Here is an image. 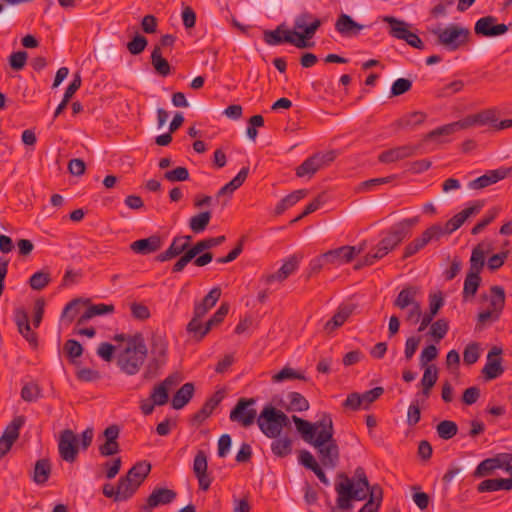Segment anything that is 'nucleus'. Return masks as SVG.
Returning <instances> with one entry per match:
<instances>
[{
	"instance_id": "f257e3e1",
	"label": "nucleus",
	"mask_w": 512,
	"mask_h": 512,
	"mask_svg": "<svg viewBox=\"0 0 512 512\" xmlns=\"http://www.w3.org/2000/svg\"><path fill=\"white\" fill-rule=\"evenodd\" d=\"M340 480L335 484L337 493V507L341 510L352 509V500L363 501L367 498V492L371 491V487L363 467H357L353 478L348 477L345 473H339Z\"/></svg>"
},
{
	"instance_id": "f03ea898",
	"label": "nucleus",
	"mask_w": 512,
	"mask_h": 512,
	"mask_svg": "<svg viewBox=\"0 0 512 512\" xmlns=\"http://www.w3.org/2000/svg\"><path fill=\"white\" fill-rule=\"evenodd\" d=\"M318 431L312 445L317 449L318 457L322 465L329 469H334L339 463V447L336 440L333 438L334 428L331 415L323 413L318 420Z\"/></svg>"
},
{
	"instance_id": "7ed1b4c3",
	"label": "nucleus",
	"mask_w": 512,
	"mask_h": 512,
	"mask_svg": "<svg viewBox=\"0 0 512 512\" xmlns=\"http://www.w3.org/2000/svg\"><path fill=\"white\" fill-rule=\"evenodd\" d=\"M149 344L150 356L143 373V378L146 380L155 378L168 358V341L164 333L160 331L153 332Z\"/></svg>"
},
{
	"instance_id": "20e7f679",
	"label": "nucleus",
	"mask_w": 512,
	"mask_h": 512,
	"mask_svg": "<svg viewBox=\"0 0 512 512\" xmlns=\"http://www.w3.org/2000/svg\"><path fill=\"white\" fill-rule=\"evenodd\" d=\"M419 220V216H414L395 223L377 244V252L373 256H378V253L385 256L393 252L406 237L411 235L413 227L419 223Z\"/></svg>"
},
{
	"instance_id": "39448f33",
	"label": "nucleus",
	"mask_w": 512,
	"mask_h": 512,
	"mask_svg": "<svg viewBox=\"0 0 512 512\" xmlns=\"http://www.w3.org/2000/svg\"><path fill=\"white\" fill-rule=\"evenodd\" d=\"M257 424L261 432L268 438H277L283 428L290 425L289 417L272 405H266L257 417Z\"/></svg>"
},
{
	"instance_id": "423d86ee",
	"label": "nucleus",
	"mask_w": 512,
	"mask_h": 512,
	"mask_svg": "<svg viewBox=\"0 0 512 512\" xmlns=\"http://www.w3.org/2000/svg\"><path fill=\"white\" fill-rule=\"evenodd\" d=\"M437 37L436 43L448 51H456L469 42L470 31L468 28L450 24L445 28H433L430 30Z\"/></svg>"
},
{
	"instance_id": "0eeeda50",
	"label": "nucleus",
	"mask_w": 512,
	"mask_h": 512,
	"mask_svg": "<svg viewBox=\"0 0 512 512\" xmlns=\"http://www.w3.org/2000/svg\"><path fill=\"white\" fill-rule=\"evenodd\" d=\"M321 26V20L314 18L309 12H303L295 18L293 37L296 41V47L299 49L311 48L314 42H308Z\"/></svg>"
},
{
	"instance_id": "6e6552de",
	"label": "nucleus",
	"mask_w": 512,
	"mask_h": 512,
	"mask_svg": "<svg viewBox=\"0 0 512 512\" xmlns=\"http://www.w3.org/2000/svg\"><path fill=\"white\" fill-rule=\"evenodd\" d=\"M383 21L389 24V34L399 40L405 41L411 47L423 50L425 45L421 38L409 30V24L393 16H385Z\"/></svg>"
},
{
	"instance_id": "1a4fd4ad",
	"label": "nucleus",
	"mask_w": 512,
	"mask_h": 512,
	"mask_svg": "<svg viewBox=\"0 0 512 512\" xmlns=\"http://www.w3.org/2000/svg\"><path fill=\"white\" fill-rule=\"evenodd\" d=\"M440 231L439 224H433L425 229L405 246L403 256H413L422 252L427 245L438 242L442 238Z\"/></svg>"
},
{
	"instance_id": "9d476101",
	"label": "nucleus",
	"mask_w": 512,
	"mask_h": 512,
	"mask_svg": "<svg viewBox=\"0 0 512 512\" xmlns=\"http://www.w3.org/2000/svg\"><path fill=\"white\" fill-rule=\"evenodd\" d=\"M148 353L125 348L118 356L117 364L122 372L135 375L142 368Z\"/></svg>"
},
{
	"instance_id": "9b49d317",
	"label": "nucleus",
	"mask_w": 512,
	"mask_h": 512,
	"mask_svg": "<svg viewBox=\"0 0 512 512\" xmlns=\"http://www.w3.org/2000/svg\"><path fill=\"white\" fill-rule=\"evenodd\" d=\"M255 403L254 398H240L230 412V420L239 423L243 427L252 425L257 416L256 410L253 408Z\"/></svg>"
},
{
	"instance_id": "f8f14e48",
	"label": "nucleus",
	"mask_w": 512,
	"mask_h": 512,
	"mask_svg": "<svg viewBox=\"0 0 512 512\" xmlns=\"http://www.w3.org/2000/svg\"><path fill=\"white\" fill-rule=\"evenodd\" d=\"M483 207V202L477 201L474 205L463 209L461 212L454 215L445 224H439L440 234L442 237L448 236L458 228L471 216L477 215Z\"/></svg>"
},
{
	"instance_id": "ddd939ff",
	"label": "nucleus",
	"mask_w": 512,
	"mask_h": 512,
	"mask_svg": "<svg viewBox=\"0 0 512 512\" xmlns=\"http://www.w3.org/2000/svg\"><path fill=\"white\" fill-rule=\"evenodd\" d=\"M25 423L23 416H17L6 426L0 437V460L11 450L14 442L19 438L20 429Z\"/></svg>"
},
{
	"instance_id": "4468645a",
	"label": "nucleus",
	"mask_w": 512,
	"mask_h": 512,
	"mask_svg": "<svg viewBox=\"0 0 512 512\" xmlns=\"http://www.w3.org/2000/svg\"><path fill=\"white\" fill-rule=\"evenodd\" d=\"M426 141L424 139L417 145H403L383 151L379 154L378 160L381 163L389 164L417 155L420 148Z\"/></svg>"
},
{
	"instance_id": "2eb2a0df",
	"label": "nucleus",
	"mask_w": 512,
	"mask_h": 512,
	"mask_svg": "<svg viewBox=\"0 0 512 512\" xmlns=\"http://www.w3.org/2000/svg\"><path fill=\"white\" fill-rule=\"evenodd\" d=\"M78 440L75 433L70 429H65L60 433L58 442V451L60 457L69 463H73L78 455Z\"/></svg>"
},
{
	"instance_id": "dca6fc26",
	"label": "nucleus",
	"mask_w": 512,
	"mask_h": 512,
	"mask_svg": "<svg viewBox=\"0 0 512 512\" xmlns=\"http://www.w3.org/2000/svg\"><path fill=\"white\" fill-rule=\"evenodd\" d=\"M182 381L180 373L168 375L161 383L155 385L151 391L150 398L157 406L165 405L169 400V391Z\"/></svg>"
},
{
	"instance_id": "f3484780",
	"label": "nucleus",
	"mask_w": 512,
	"mask_h": 512,
	"mask_svg": "<svg viewBox=\"0 0 512 512\" xmlns=\"http://www.w3.org/2000/svg\"><path fill=\"white\" fill-rule=\"evenodd\" d=\"M502 352V348L498 346L492 347L488 352L487 362L482 369V374L486 381L494 380L504 373L501 358Z\"/></svg>"
},
{
	"instance_id": "a211bd4d",
	"label": "nucleus",
	"mask_w": 512,
	"mask_h": 512,
	"mask_svg": "<svg viewBox=\"0 0 512 512\" xmlns=\"http://www.w3.org/2000/svg\"><path fill=\"white\" fill-rule=\"evenodd\" d=\"M177 497V493L169 488L156 487L146 499V503L141 506L142 512H152V510L160 505L172 503Z\"/></svg>"
},
{
	"instance_id": "6ab92c4d",
	"label": "nucleus",
	"mask_w": 512,
	"mask_h": 512,
	"mask_svg": "<svg viewBox=\"0 0 512 512\" xmlns=\"http://www.w3.org/2000/svg\"><path fill=\"white\" fill-rule=\"evenodd\" d=\"M494 16H485L477 20L474 26V32L482 37H495L503 35L508 31L506 24H497Z\"/></svg>"
},
{
	"instance_id": "aec40b11",
	"label": "nucleus",
	"mask_w": 512,
	"mask_h": 512,
	"mask_svg": "<svg viewBox=\"0 0 512 512\" xmlns=\"http://www.w3.org/2000/svg\"><path fill=\"white\" fill-rule=\"evenodd\" d=\"M475 120H476L475 114H473V115H468L467 117H465L462 120L452 122V123L443 125L441 127H438L436 129L432 130L431 132L427 133L424 136V141L436 139L437 137H440V136L451 135L458 130L467 129L471 126L477 125V122Z\"/></svg>"
},
{
	"instance_id": "412c9836",
	"label": "nucleus",
	"mask_w": 512,
	"mask_h": 512,
	"mask_svg": "<svg viewBox=\"0 0 512 512\" xmlns=\"http://www.w3.org/2000/svg\"><path fill=\"white\" fill-rule=\"evenodd\" d=\"M207 456L204 451L199 450L195 455L193 462V472L198 479L199 488L207 491L212 483V477L207 472Z\"/></svg>"
},
{
	"instance_id": "4be33fe9",
	"label": "nucleus",
	"mask_w": 512,
	"mask_h": 512,
	"mask_svg": "<svg viewBox=\"0 0 512 512\" xmlns=\"http://www.w3.org/2000/svg\"><path fill=\"white\" fill-rule=\"evenodd\" d=\"M510 171L511 168H499L496 170H490L486 174L470 181L468 187L473 190L486 188L506 178Z\"/></svg>"
},
{
	"instance_id": "5701e85b",
	"label": "nucleus",
	"mask_w": 512,
	"mask_h": 512,
	"mask_svg": "<svg viewBox=\"0 0 512 512\" xmlns=\"http://www.w3.org/2000/svg\"><path fill=\"white\" fill-rule=\"evenodd\" d=\"M299 267L298 258H290L285 261L283 265L274 273L265 274L262 276V280L266 284H272L274 282L282 283L290 275H292Z\"/></svg>"
},
{
	"instance_id": "b1692460",
	"label": "nucleus",
	"mask_w": 512,
	"mask_h": 512,
	"mask_svg": "<svg viewBox=\"0 0 512 512\" xmlns=\"http://www.w3.org/2000/svg\"><path fill=\"white\" fill-rule=\"evenodd\" d=\"M263 39L265 43L270 46L280 45L284 42L296 46L295 37H293L292 31L284 29V24L277 26L275 30H265L263 33Z\"/></svg>"
},
{
	"instance_id": "393cba45",
	"label": "nucleus",
	"mask_w": 512,
	"mask_h": 512,
	"mask_svg": "<svg viewBox=\"0 0 512 512\" xmlns=\"http://www.w3.org/2000/svg\"><path fill=\"white\" fill-rule=\"evenodd\" d=\"M163 245L161 236L155 234L148 238L134 241L130 244V249L136 254L147 255L157 252Z\"/></svg>"
},
{
	"instance_id": "a878e982",
	"label": "nucleus",
	"mask_w": 512,
	"mask_h": 512,
	"mask_svg": "<svg viewBox=\"0 0 512 512\" xmlns=\"http://www.w3.org/2000/svg\"><path fill=\"white\" fill-rule=\"evenodd\" d=\"M15 322L19 333L36 348L38 345L37 335L31 330L27 313L23 309H18L15 313Z\"/></svg>"
},
{
	"instance_id": "bb28decb",
	"label": "nucleus",
	"mask_w": 512,
	"mask_h": 512,
	"mask_svg": "<svg viewBox=\"0 0 512 512\" xmlns=\"http://www.w3.org/2000/svg\"><path fill=\"white\" fill-rule=\"evenodd\" d=\"M224 397L225 392L223 390L216 391L205 401L201 409L193 415L192 420L197 423H202L212 414L213 410L220 404Z\"/></svg>"
},
{
	"instance_id": "cd10ccee",
	"label": "nucleus",
	"mask_w": 512,
	"mask_h": 512,
	"mask_svg": "<svg viewBox=\"0 0 512 512\" xmlns=\"http://www.w3.org/2000/svg\"><path fill=\"white\" fill-rule=\"evenodd\" d=\"M226 240L224 235L203 239L193 245L183 256H212L209 249L221 245Z\"/></svg>"
},
{
	"instance_id": "c85d7f7f",
	"label": "nucleus",
	"mask_w": 512,
	"mask_h": 512,
	"mask_svg": "<svg viewBox=\"0 0 512 512\" xmlns=\"http://www.w3.org/2000/svg\"><path fill=\"white\" fill-rule=\"evenodd\" d=\"M365 26L353 20L350 15L340 14L335 23V29L343 36H356Z\"/></svg>"
},
{
	"instance_id": "c756f323",
	"label": "nucleus",
	"mask_w": 512,
	"mask_h": 512,
	"mask_svg": "<svg viewBox=\"0 0 512 512\" xmlns=\"http://www.w3.org/2000/svg\"><path fill=\"white\" fill-rule=\"evenodd\" d=\"M355 306L353 304L340 305L337 312L333 317L325 324L324 330L327 333H331L337 328L341 327L346 320L352 315Z\"/></svg>"
},
{
	"instance_id": "7c9ffc66",
	"label": "nucleus",
	"mask_w": 512,
	"mask_h": 512,
	"mask_svg": "<svg viewBox=\"0 0 512 512\" xmlns=\"http://www.w3.org/2000/svg\"><path fill=\"white\" fill-rule=\"evenodd\" d=\"M292 421L294 422L297 431L301 434L304 441L310 443L312 445V441L315 440V437L321 427H318V420L312 424L307 420H304L296 415L292 416Z\"/></svg>"
},
{
	"instance_id": "2f4dec72",
	"label": "nucleus",
	"mask_w": 512,
	"mask_h": 512,
	"mask_svg": "<svg viewBox=\"0 0 512 512\" xmlns=\"http://www.w3.org/2000/svg\"><path fill=\"white\" fill-rule=\"evenodd\" d=\"M418 292L419 289L416 286H407L403 288L396 297L393 303L394 306L401 310L413 307L419 303L416 299Z\"/></svg>"
},
{
	"instance_id": "473e14b6",
	"label": "nucleus",
	"mask_w": 512,
	"mask_h": 512,
	"mask_svg": "<svg viewBox=\"0 0 512 512\" xmlns=\"http://www.w3.org/2000/svg\"><path fill=\"white\" fill-rule=\"evenodd\" d=\"M221 296V289L215 287L203 298V300L194 307V314L197 317H204L207 312L215 306Z\"/></svg>"
},
{
	"instance_id": "72a5a7b5",
	"label": "nucleus",
	"mask_w": 512,
	"mask_h": 512,
	"mask_svg": "<svg viewBox=\"0 0 512 512\" xmlns=\"http://www.w3.org/2000/svg\"><path fill=\"white\" fill-rule=\"evenodd\" d=\"M498 490H512V478L486 479L477 486V491L480 493Z\"/></svg>"
},
{
	"instance_id": "f704fd0d",
	"label": "nucleus",
	"mask_w": 512,
	"mask_h": 512,
	"mask_svg": "<svg viewBox=\"0 0 512 512\" xmlns=\"http://www.w3.org/2000/svg\"><path fill=\"white\" fill-rule=\"evenodd\" d=\"M52 471L51 462L49 459L43 458L36 461L32 472V480L37 485L45 484Z\"/></svg>"
},
{
	"instance_id": "c9c22d12",
	"label": "nucleus",
	"mask_w": 512,
	"mask_h": 512,
	"mask_svg": "<svg viewBox=\"0 0 512 512\" xmlns=\"http://www.w3.org/2000/svg\"><path fill=\"white\" fill-rule=\"evenodd\" d=\"M192 236H177L173 239L169 248L160 256H183L192 247Z\"/></svg>"
},
{
	"instance_id": "e433bc0d",
	"label": "nucleus",
	"mask_w": 512,
	"mask_h": 512,
	"mask_svg": "<svg viewBox=\"0 0 512 512\" xmlns=\"http://www.w3.org/2000/svg\"><path fill=\"white\" fill-rule=\"evenodd\" d=\"M194 391L195 388L193 383L188 382L182 385L172 398V407L176 410L182 409L192 399Z\"/></svg>"
},
{
	"instance_id": "4c0bfd02",
	"label": "nucleus",
	"mask_w": 512,
	"mask_h": 512,
	"mask_svg": "<svg viewBox=\"0 0 512 512\" xmlns=\"http://www.w3.org/2000/svg\"><path fill=\"white\" fill-rule=\"evenodd\" d=\"M427 114L422 111H415L403 115L395 122V126L399 129H413L425 122Z\"/></svg>"
},
{
	"instance_id": "58836bf2",
	"label": "nucleus",
	"mask_w": 512,
	"mask_h": 512,
	"mask_svg": "<svg viewBox=\"0 0 512 512\" xmlns=\"http://www.w3.org/2000/svg\"><path fill=\"white\" fill-rule=\"evenodd\" d=\"M151 64L158 75L162 77H167L171 74V65L162 56L160 46H154L151 53Z\"/></svg>"
},
{
	"instance_id": "ea45409f",
	"label": "nucleus",
	"mask_w": 512,
	"mask_h": 512,
	"mask_svg": "<svg viewBox=\"0 0 512 512\" xmlns=\"http://www.w3.org/2000/svg\"><path fill=\"white\" fill-rule=\"evenodd\" d=\"M150 471L151 464L148 461L144 460L139 461L135 465H133L125 476L133 480L138 486H141V484L149 475Z\"/></svg>"
},
{
	"instance_id": "a19ab883",
	"label": "nucleus",
	"mask_w": 512,
	"mask_h": 512,
	"mask_svg": "<svg viewBox=\"0 0 512 512\" xmlns=\"http://www.w3.org/2000/svg\"><path fill=\"white\" fill-rule=\"evenodd\" d=\"M369 496V500L358 512H378L383 500V489L378 484H375L371 487Z\"/></svg>"
},
{
	"instance_id": "79ce46f5",
	"label": "nucleus",
	"mask_w": 512,
	"mask_h": 512,
	"mask_svg": "<svg viewBox=\"0 0 512 512\" xmlns=\"http://www.w3.org/2000/svg\"><path fill=\"white\" fill-rule=\"evenodd\" d=\"M287 399L288 403L282 407L288 412H303L309 409L308 400L298 392H289Z\"/></svg>"
},
{
	"instance_id": "37998d69",
	"label": "nucleus",
	"mask_w": 512,
	"mask_h": 512,
	"mask_svg": "<svg viewBox=\"0 0 512 512\" xmlns=\"http://www.w3.org/2000/svg\"><path fill=\"white\" fill-rule=\"evenodd\" d=\"M113 312H114V305H112V304H109V305L104 304V303L94 304V305L89 306L86 309L84 314L78 319L77 324L81 325V324H84L87 320H89L95 316L110 314Z\"/></svg>"
},
{
	"instance_id": "c03bdc74",
	"label": "nucleus",
	"mask_w": 512,
	"mask_h": 512,
	"mask_svg": "<svg viewBox=\"0 0 512 512\" xmlns=\"http://www.w3.org/2000/svg\"><path fill=\"white\" fill-rule=\"evenodd\" d=\"M308 194L305 189L295 190L289 195L285 196L275 207V214L281 215L289 207L295 205L298 201L304 198Z\"/></svg>"
},
{
	"instance_id": "a18cd8bd",
	"label": "nucleus",
	"mask_w": 512,
	"mask_h": 512,
	"mask_svg": "<svg viewBox=\"0 0 512 512\" xmlns=\"http://www.w3.org/2000/svg\"><path fill=\"white\" fill-rule=\"evenodd\" d=\"M118 495L121 501H127L130 499L139 489L138 486L133 480L126 476H122L119 478L118 483Z\"/></svg>"
},
{
	"instance_id": "49530a36",
	"label": "nucleus",
	"mask_w": 512,
	"mask_h": 512,
	"mask_svg": "<svg viewBox=\"0 0 512 512\" xmlns=\"http://www.w3.org/2000/svg\"><path fill=\"white\" fill-rule=\"evenodd\" d=\"M490 292V309L495 312V318L498 319L505 305V291L501 286H492Z\"/></svg>"
},
{
	"instance_id": "de8ad7c7",
	"label": "nucleus",
	"mask_w": 512,
	"mask_h": 512,
	"mask_svg": "<svg viewBox=\"0 0 512 512\" xmlns=\"http://www.w3.org/2000/svg\"><path fill=\"white\" fill-rule=\"evenodd\" d=\"M366 247V241H363L358 246L344 245L338 248L330 249L324 252L322 256H354L363 253Z\"/></svg>"
},
{
	"instance_id": "09e8293b",
	"label": "nucleus",
	"mask_w": 512,
	"mask_h": 512,
	"mask_svg": "<svg viewBox=\"0 0 512 512\" xmlns=\"http://www.w3.org/2000/svg\"><path fill=\"white\" fill-rule=\"evenodd\" d=\"M271 443L272 453L280 458H284L292 452V440L288 436L273 438Z\"/></svg>"
},
{
	"instance_id": "8fccbe9b",
	"label": "nucleus",
	"mask_w": 512,
	"mask_h": 512,
	"mask_svg": "<svg viewBox=\"0 0 512 512\" xmlns=\"http://www.w3.org/2000/svg\"><path fill=\"white\" fill-rule=\"evenodd\" d=\"M500 467V457L488 458L478 464L475 471L473 472V476L476 478H481L490 475L496 469H500Z\"/></svg>"
},
{
	"instance_id": "3c124183",
	"label": "nucleus",
	"mask_w": 512,
	"mask_h": 512,
	"mask_svg": "<svg viewBox=\"0 0 512 512\" xmlns=\"http://www.w3.org/2000/svg\"><path fill=\"white\" fill-rule=\"evenodd\" d=\"M320 169L319 159L313 155L307 158L301 165L296 168V175L298 177H304L307 175L311 177Z\"/></svg>"
},
{
	"instance_id": "603ef678",
	"label": "nucleus",
	"mask_w": 512,
	"mask_h": 512,
	"mask_svg": "<svg viewBox=\"0 0 512 512\" xmlns=\"http://www.w3.org/2000/svg\"><path fill=\"white\" fill-rule=\"evenodd\" d=\"M438 436L443 440L453 438L458 432V426L454 421L443 420L436 426Z\"/></svg>"
},
{
	"instance_id": "864d4df0",
	"label": "nucleus",
	"mask_w": 512,
	"mask_h": 512,
	"mask_svg": "<svg viewBox=\"0 0 512 512\" xmlns=\"http://www.w3.org/2000/svg\"><path fill=\"white\" fill-rule=\"evenodd\" d=\"M211 219L210 211L201 212L193 216L189 221L191 230L195 233L202 232L206 229Z\"/></svg>"
},
{
	"instance_id": "5fc2aeb1",
	"label": "nucleus",
	"mask_w": 512,
	"mask_h": 512,
	"mask_svg": "<svg viewBox=\"0 0 512 512\" xmlns=\"http://www.w3.org/2000/svg\"><path fill=\"white\" fill-rule=\"evenodd\" d=\"M51 281L48 271H37L29 279V285L33 290L40 291L44 289Z\"/></svg>"
},
{
	"instance_id": "6e6d98bb",
	"label": "nucleus",
	"mask_w": 512,
	"mask_h": 512,
	"mask_svg": "<svg viewBox=\"0 0 512 512\" xmlns=\"http://www.w3.org/2000/svg\"><path fill=\"white\" fill-rule=\"evenodd\" d=\"M444 305V299L441 292L431 294L429 296V311L423 314V317L433 321L438 314L440 308Z\"/></svg>"
},
{
	"instance_id": "4d7b16f0",
	"label": "nucleus",
	"mask_w": 512,
	"mask_h": 512,
	"mask_svg": "<svg viewBox=\"0 0 512 512\" xmlns=\"http://www.w3.org/2000/svg\"><path fill=\"white\" fill-rule=\"evenodd\" d=\"M229 312V304L222 303L213 316L205 323L203 334H207L213 326L220 324Z\"/></svg>"
},
{
	"instance_id": "13d9d810",
	"label": "nucleus",
	"mask_w": 512,
	"mask_h": 512,
	"mask_svg": "<svg viewBox=\"0 0 512 512\" xmlns=\"http://www.w3.org/2000/svg\"><path fill=\"white\" fill-rule=\"evenodd\" d=\"M449 330V323L446 319H438L431 323L429 335L434 338L436 342L442 340Z\"/></svg>"
},
{
	"instance_id": "bf43d9fd",
	"label": "nucleus",
	"mask_w": 512,
	"mask_h": 512,
	"mask_svg": "<svg viewBox=\"0 0 512 512\" xmlns=\"http://www.w3.org/2000/svg\"><path fill=\"white\" fill-rule=\"evenodd\" d=\"M203 317H197L196 314L187 325V332L192 335L197 341L202 340L207 334H203L205 325L202 324L201 319Z\"/></svg>"
},
{
	"instance_id": "052dcab7",
	"label": "nucleus",
	"mask_w": 512,
	"mask_h": 512,
	"mask_svg": "<svg viewBox=\"0 0 512 512\" xmlns=\"http://www.w3.org/2000/svg\"><path fill=\"white\" fill-rule=\"evenodd\" d=\"M292 379L306 380V377L288 366L284 367L281 371L272 376V381L274 383Z\"/></svg>"
},
{
	"instance_id": "680f3d73",
	"label": "nucleus",
	"mask_w": 512,
	"mask_h": 512,
	"mask_svg": "<svg viewBox=\"0 0 512 512\" xmlns=\"http://www.w3.org/2000/svg\"><path fill=\"white\" fill-rule=\"evenodd\" d=\"M477 125H485L488 123L497 124L498 110L495 108L485 109L475 114Z\"/></svg>"
},
{
	"instance_id": "e2e57ef3",
	"label": "nucleus",
	"mask_w": 512,
	"mask_h": 512,
	"mask_svg": "<svg viewBox=\"0 0 512 512\" xmlns=\"http://www.w3.org/2000/svg\"><path fill=\"white\" fill-rule=\"evenodd\" d=\"M481 282V277L467 274L465 281H464V287H463V296L466 298L467 296H474L479 288Z\"/></svg>"
},
{
	"instance_id": "0e129e2a",
	"label": "nucleus",
	"mask_w": 512,
	"mask_h": 512,
	"mask_svg": "<svg viewBox=\"0 0 512 512\" xmlns=\"http://www.w3.org/2000/svg\"><path fill=\"white\" fill-rule=\"evenodd\" d=\"M480 357V347L476 342L468 344L463 352V360L466 365H472L478 361Z\"/></svg>"
},
{
	"instance_id": "69168bd1",
	"label": "nucleus",
	"mask_w": 512,
	"mask_h": 512,
	"mask_svg": "<svg viewBox=\"0 0 512 512\" xmlns=\"http://www.w3.org/2000/svg\"><path fill=\"white\" fill-rule=\"evenodd\" d=\"M164 178L170 182H183L189 179V171L186 167L178 166L173 170L166 171Z\"/></svg>"
},
{
	"instance_id": "338daca9",
	"label": "nucleus",
	"mask_w": 512,
	"mask_h": 512,
	"mask_svg": "<svg viewBox=\"0 0 512 512\" xmlns=\"http://www.w3.org/2000/svg\"><path fill=\"white\" fill-rule=\"evenodd\" d=\"M148 44V40L140 35L136 34L131 41L127 43V49L132 55H139L142 53Z\"/></svg>"
},
{
	"instance_id": "774afa93",
	"label": "nucleus",
	"mask_w": 512,
	"mask_h": 512,
	"mask_svg": "<svg viewBox=\"0 0 512 512\" xmlns=\"http://www.w3.org/2000/svg\"><path fill=\"white\" fill-rule=\"evenodd\" d=\"M41 395L39 386L35 383H28L22 387L21 398L26 402H34Z\"/></svg>"
}]
</instances>
